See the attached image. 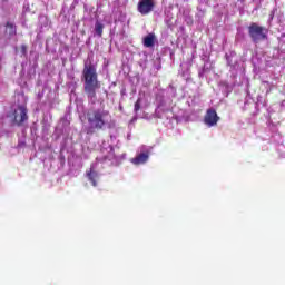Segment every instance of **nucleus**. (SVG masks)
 Wrapping results in <instances>:
<instances>
[{
	"label": "nucleus",
	"mask_w": 285,
	"mask_h": 285,
	"mask_svg": "<svg viewBox=\"0 0 285 285\" xmlns=\"http://www.w3.org/2000/svg\"><path fill=\"white\" fill-rule=\"evenodd\" d=\"M155 10V0H140L137 4V11L141 13L142 17L150 14Z\"/></svg>",
	"instance_id": "nucleus-5"
},
{
	"label": "nucleus",
	"mask_w": 285,
	"mask_h": 285,
	"mask_svg": "<svg viewBox=\"0 0 285 285\" xmlns=\"http://www.w3.org/2000/svg\"><path fill=\"white\" fill-rule=\"evenodd\" d=\"M82 77L85 79V95H87V98L91 104H97V90H99L101 86L99 85L97 69L95 66L85 63Z\"/></svg>",
	"instance_id": "nucleus-1"
},
{
	"label": "nucleus",
	"mask_w": 285,
	"mask_h": 285,
	"mask_svg": "<svg viewBox=\"0 0 285 285\" xmlns=\"http://www.w3.org/2000/svg\"><path fill=\"white\" fill-rule=\"evenodd\" d=\"M150 153H141L131 159V164H134V166H141V164H146V161H148Z\"/></svg>",
	"instance_id": "nucleus-7"
},
{
	"label": "nucleus",
	"mask_w": 285,
	"mask_h": 285,
	"mask_svg": "<svg viewBox=\"0 0 285 285\" xmlns=\"http://www.w3.org/2000/svg\"><path fill=\"white\" fill-rule=\"evenodd\" d=\"M219 121V116L217 115V111L213 108L207 109L206 115L204 117V124L208 126L209 128H213V126H217V122Z\"/></svg>",
	"instance_id": "nucleus-6"
},
{
	"label": "nucleus",
	"mask_w": 285,
	"mask_h": 285,
	"mask_svg": "<svg viewBox=\"0 0 285 285\" xmlns=\"http://www.w3.org/2000/svg\"><path fill=\"white\" fill-rule=\"evenodd\" d=\"M89 127L86 129L87 135H95L96 130H104L108 126L110 111L106 109H91L86 114Z\"/></svg>",
	"instance_id": "nucleus-2"
},
{
	"label": "nucleus",
	"mask_w": 285,
	"mask_h": 285,
	"mask_svg": "<svg viewBox=\"0 0 285 285\" xmlns=\"http://www.w3.org/2000/svg\"><path fill=\"white\" fill-rule=\"evenodd\" d=\"M7 28H10L11 32L13 35H17V27L12 24L11 22H7Z\"/></svg>",
	"instance_id": "nucleus-12"
},
{
	"label": "nucleus",
	"mask_w": 285,
	"mask_h": 285,
	"mask_svg": "<svg viewBox=\"0 0 285 285\" xmlns=\"http://www.w3.org/2000/svg\"><path fill=\"white\" fill-rule=\"evenodd\" d=\"M21 53L26 57V55H28V46L26 45H21L20 47Z\"/></svg>",
	"instance_id": "nucleus-13"
},
{
	"label": "nucleus",
	"mask_w": 285,
	"mask_h": 285,
	"mask_svg": "<svg viewBox=\"0 0 285 285\" xmlns=\"http://www.w3.org/2000/svg\"><path fill=\"white\" fill-rule=\"evenodd\" d=\"M87 177L89 181H91L92 186H97V171L95 169L90 168L87 173Z\"/></svg>",
	"instance_id": "nucleus-9"
},
{
	"label": "nucleus",
	"mask_w": 285,
	"mask_h": 285,
	"mask_svg": "<svg viewBox=\"0 0 285 285\" xmlns=\"http://www.w3.org/2000/svg\"><path fill=\"white\" fill-rule=\"evenodd\" d=\"M95 31H96V35H98V37H102V35H104V24H101V22H96Z\"/></svg>",
	"instance_id": "nucleus-10"
},
{
	"label": "nucleus",
	"mask_w": 285,
	"mask_h": 285,
	"mask_svg": "<svg viewBox=\"0 0 285 285\" xmlns=\"http://www.w3.org/2000/svg\"><path fill=\"white\" fill-rule=\"evenodd\" d=\"M144 46L145 48H153L155 46V33H148L144 38Z\"/></svg>",
	"instance_id": "nucleus-8"
},
{
	"label": "nucleus",
	"mask_w": 285,
	"mask_h": 285,
	"mask_svg": "<svg viewBox=\"0 0 285 285\" xmlns=\"http://www.w3.org/2000/svg\"><path fill=\"white\" fill-rule=\"evenodd\" d=\"M141 110V98H138L134 105V112L138 114Z\"/></svg>",
	"instance_id": "nucleus-11"
},
{
	"label": "nucleus",
	"mask_w": 285,
	"mask_h": 285,
	"mask_svg": "<svg viewBox=\"0 0 285 285\" xmlns=\"http://www.w3.org/2000/svg\"><path fill=\"white\" fill-rule=\"evenodd\" d=\"M28 119V108L26 106L20 105L13 112V121L17 126H23L26 120Z\"/></svg>",
	"instance_id": "nucleus-4"
},
{
	"label": "nucleus",
	"mask_w": 285,
	"mask_h": 285,
	"mask_svg": "<svg viewBox=\"0 0 285 285\" xmlns=\"http://www.w3.org/2000/svg\"><path fill=\"white\" fill-rule=\"evenodd\" d=\"M248 35L253 43H259V41H265V39H268V30L255 22L248 27Z\"/></svg>",
	"instance_id": "nucleus-3"
}]
</instances>
